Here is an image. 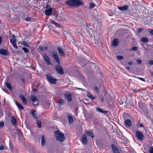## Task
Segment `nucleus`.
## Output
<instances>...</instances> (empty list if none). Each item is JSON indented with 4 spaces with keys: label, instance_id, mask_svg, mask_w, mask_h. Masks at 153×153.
<instances>
[{
    "label": "nucleus",
    "instance_id": "nucleus-22",
    "mask_svg": "<svg viewBox=\"0 0 153 153\" xmlns=\"http://www.w3.org/2000/svg\"><path fill=\"white\" fill-rule=\"evenodd\" d=\"M125 123L126 126H130L131 125V123L129 119H127L125 121Z\"/></svg>",
    "mask_w": 153,
    "mask_h": 153
},
{
    "label": "nucleus",
    "instance_id": "nucleus-35",
    "mask_svg": "<svg viewBox=\"0 0 153 153\" xmlns=\"http://www.w3.org/2000/svg\"><path fill=\"white\" fill-rule=\"evenodd\" d=\"M95 6V5L94 3H92V2L90 3V7H89V8L90 9H92V8H94V7Z\"/></svg>",
    "mask_w": 153,
    "mask_h": 153
},
{
    "label": "nucleus",
    "instance_id": "nucleus-15",
    "mask_svg": "<svg viewBox=\"0 0 153 153\" xmlns=\"http://www.w3.org/2000/svg\"><path fill=\"white\" fill-rule=\"evenodd\" d=\"M0 53L1 55L4 56H7L8 55L7 51L3 49H0Z\"/></svg>",
    "mask_w": 153,
    "mask_h": 153
},
{
    "label": "nucleus",
    "instance_id": "nucleus-61",
    "mask_svg": "<svg viewBox=\"0 0 153 153\" xmlns=\"http://www.w3.org/2000/svg\"><path fill=\"white\" fill-rule=\"evenodd\" d=\"M126 69L127 70H129L130 69V68L129 67H126Z\"/></svg>",
    "mask_w": 153,
    "mask_h": 153
},
{
    "label": "nucleus",
    "instance_id": "nucleus-24",
    "mask_svg": "<svg viewBox=\"0 0 153 153\" xmlns=\"http://www.w3.org/2000/svg\"><path fill=\"white\" fill-rule=\"evenodd\" d=\"M11 120L12 124L13 125H15L16 124V120L15 117L14 116H12Z\"/></svg>",
    "mask_w": 153,
    "mask_h": 153
},
{
    "label": "nucleus",
    "instance_id": "nucleus-1",
    "mask_svg": "<svg viewBox=\"0 0 153 153\" xmlns=\"http://www.w3.org/2000/svg\"><path fill=\"white\" fill-rule=\"evenodd\" d=\"M66 3L68 5L74 7H79L84 4L81 0H68Z\"/></svg>",
    "mask_w": 153,
    "mask_h": 153
},
{
    "label": "nucleus",
    "instance_id": "nucleus-60",
    "mask_svg": "<svg viewBox=\"0 0 153 153\" xmlns=\"http://www.w3.org/2000/svg\"><path fill=\"white\" fill-rule=\"evenodd\" d=\"M21 80H22V82H23V83H24V82H25V80H24V79H21Z\"/></svg>",
    "mask_w": 153,
    "mask_h": 153
},
{
    "label": "nucleus",
    "instance_id": "nucleus-50",
    "mask_svg": "<svg viewBox=\"0 0 153 153\" xmlns=\"http://www.w3.org/2000/svg\"><path fill=\"white\" fill-rule=\"evenodd\" d=\"M39 48L41 51H42L43 50V48L41 46H39Z\"/></svg>",
    "mask_w": 153,
    "mask_h": 153
},
{
    "label": "nucleus",
    "instance_id": "nucleus-3",
    "mask_svg": "<svg viewBox=\"0 0 153 153\" xmlns=\"http://www.w3.org/2000/svg\"><path fill=\"white\" fill-rule=\"evenodd\" d=\"M49 82L52 84H55L57 81V79L56 78H53L51 75L50 74H46Z\"/></svg>",
    "mask_w": 153,
    "mask_h": 153
},
{
    "label": "nucleus",
    "instance_id": "nucleus-45",
    "mask_svg": "<svg viewBox=\"0 0 153 153\" xmlns=\"http://www.w3.org/2000/svg\"><path fill=\"white\" fill-rule=\"evenodd\" d=\"M31 18L30 17H27L25 18V19L26 21H30L31 20Z\"/></svg>",
    "mask_w": 153,
    "mask_h": 153
},
{
    "label": "nucleus",
    "instance_id": "nucleus-5",
    "mask_svg": "<svg viewBox=\"0 0 153 153\" xmlns=\"http://www.w3.org/2000/svg\"><path fill=\"white\" fill-rule=\"evenodd\" d=\"M64 95L68 101L70 102L72 100L71 95L69 92L65 91L64 93Z\"/></svg>",
    "mask_w": 153,
    "mask_h": 153
},
{
    "label": "nucleus",
    "instance_id": "nucleus-59",
    "mask_svg": "<svg viewBox=\"0 0 153 153\" xmlns=\"http://www.w3.org/2000/svg\"><path fill=\"white\" fill-rule=\"evenodd\" d=\"M12 35H13V38H16V36L14 34H13Z\"/></svg>",
    "mask_w": 153,
    "mask_h": 153
},
{
    "label": "nucleus",
    "instance_id": "nucleus-64",
    "mask_svg": "<svg viewBox=\"0 0 153 153\" xmlns=\"http://www.w3.org/2000/svg\"><path fill=\"white\" fill-rule=\"evenodd\" d=\"M150 73L152 75H153V72H150Z\"/></svg>",
    "mask_w": 153,
    "mask_h": 153
},
{
    "label": "nucleus",
    "instance_id": "nucleus-30",
    "mask_svg": "<svg viewBox=\"0 0 153 153\" xmlns=\"http://www.w3.org/2000/svg\"><path fill=\"white\" fill-rule=\"evenodd\" d=\"M87 96L92 100H94L96 98L95 97H94L92 94H90L89 92Z\"/></svg>",
    "mask_w": 153,
    "mask_h": 153
},
{
    "label": "nucleus",
    "instance_id": "nucleus-34",
    "mask_svg": "<svg viewBox=\"0 0 153 153\" xmlns=\"http://www.w3.org/2000/svg\"><path fill=\"white\" fill-rule=\"evenodd\" d=\"M22 49L26 53H28L29 51V50L26 47L23 48Z\"/></svg>",
    "mask_w": 153,
    "mask_h": 153
},
{
    "label": "nucleus",
    "instance_id": "nucleus-62",
    "mask_svg": "<svg viewBox=\"0 0 153 153\" xmlns=\"http://www.w3.org/2000/svg\"><path fill=\"white\" fill-rule=\"evenodd\" d=\"M91 63L94 66L95 65V63H93V62H91Z\"/></svg>",
    "mask_w": 153,
    "mask_h": 153
},
{
    "label": "nucleus",
    "instance_id": "nucleus-4",
    "mask_svg": "<svg viewBox=\"0 0 153 153\" xmlns=\"http://www.w3.org/2000/svg\"><path fill=\"white\" fill-rule=\"evenodd\" d=\"M55 68L56 71L58 74L61 75L63 74V68L59 64L56 65Z\"/></svg>",
    "mask_w": 153,
    "mask_h": 153
},
{
    "label": "nucleus",
    "instance_id": "nucleus-14",
    "mask_svg": "<svg viewBox=\"0 0 153 153\" xmlns=\"http://www.w3.org/2000/svg\"><path fill=\"white\" fill-rule=\"evenodd\" d=\"M53 56L54 59L56 61L58 64H60V62L57 54L56 53H53Z\"/></svg>",
    "mask_w": 153,
    "mask_h": 153
},
{
    "label": "nucleus",
    "instance_id": "nucleus-53",
    "mask_svg": "<svg viewBox=\"0 0 153 153\" xmlns=\"http://www.w3.org/2000/svg\"><path fill=\"white\" fill-rule=\"evenodd\" d=\"M139 127H144V126L143 124L141 123L139 125Z\"/></svg>",
    "mask_w": 153,
    "mask_h": 153
},
{
    "label": "nucleus",
    "instance_id": "nucleus-54",
    "mask_svg": "<svg viewBox=\"0 0 153 153\" xmlns=\"http://www.w3.org/2000/svg\"><path fill=\"white\" fill-rule=\"evenodd\" d=\"M149 33L150 34L153 35V30H151L149 31Z\"/></svg>",
    "mask_w": 153,
    "mask_h": 153
},
{
    "label": "nucleus",
    "instance_id": "nucleus-39",
    "mask_svg": "<svg viewBox=\"0 0 153 153\" xmlns=\"http://www.w3.org/2000/svg\"><path fill=\"white\" fill-rule=\"evenodd\" d=\"M149 151L150 153H153V148L152 147H150Z\"/></svg>",
    "mask_w": 153,
    "mask_h": 153
},
{
    "label": "nucleus",
    "instance_id": "nucleus-7",
    "mask_svg": "<svg viewBox=\"0 0 153 153\" xmlns=\"http://www.w3.org/2000/svg\"><path fill=\"white\" fill-rule=\"evenodd\" d=\"M41 54L44 60L47 64L48 65H51V62L50 61L47 54L46 53L42 54V53Z\"/></svg>",
    "mask_w": 153,
    "mask_h": 153
},
{
    "label": "nucleus",
    "instance_id": "nucleus-25",
    "mask_svg": "<svg viewBox=\"0 0 153 153\" xmlns=\"http://www.w3.org/2000/svg\"><path fill=\"white\" fill-rule=\"evenodd\" d=\"M5 84L6 86L7 87V88L9 89V90H12V88L10 83L7 82H5Z\"/></svg>",
    "mask_w": 153,
    "mask_h": 153
},
{
    "label": "nucleus",
    "instance_id": "nucleus-10",
    "mask_svg": "<svg viewBox=\"0 0 153 153\" xmlns=\"http://www.w3.org/2000/svg\"><path fill=\"white\" fill-rule=\"evenodd\" d=\"M82 142L83 144H86L88 142L87 137L86 134H84L82 136Z\"/></svg>",
    "mask_w": 153,
    "mask_h": 153
},
{
    "label": "nucleus",
    "instance_id": "nucleus-56",
    "mask_svg": "<svg viewBox=\"0 0 153 153\" xmlns=\"http://www.w3.org/2000/svg\"><path fill=\"white\" fill-rule=\"evenodd\" d=\"M2 41V38L0 36V45H1V43Z\"/></svg>",
    "mask_w": 153,
    "mask_h": 153
},
{
    "label": "nucleus",
    "instance_id": "nucleus-31",
    "mask_svg": "<svg viewBox=\"0 0 153 153\" xmlns=\"http://www.w3.org/2000/svg\"><path fill=\"white\" fill-rule=\"evenodd\" d=\"M21 43L27 47H29V44L26 41H23Z\"/></svg>",
    "mask_w": 153,
    "mask_h": 153
},
{
    "label": "nucleus",
    "instance_id": "nucleus-42",
    "mask_svg": "<svg viewBox=\"0 0 153 153\" xmlns=\"http://www.w3.org/2000/svg\"><path fill=\"white\" fill-rule=\"evenodd\" d=\"M108 112V111H103L102 110L101 112V113H103L104 114L106 115L107 114Z\"/></svg>",
    "mask_w": 153,
    "mask_h": 153
},
{
    "label": "nucleus",
    "instance_id": "nucleus-51",
    "mask_svg": "<svg viewBox=\"0 0 153 153\" xmlns=\"http://www.w3.org/2000/svg\"><path fill=\"white\" fill-rule=\"evenodd\" d=\"M128 63L129 65H131L133 64V62L132 61H130V62H128Z\"/></svg>",
    "mask_w": 153,
    "mask_h": 153
},
{
    "label": "nucleus",
    "instance_id": "nucleus-38",
    "mask_svg": "<svg viewBox=\"0 0 153 153\" xmlns=\"http://www.w3.org/2000/svg\"><path fill=\"white\" fill-rule=\"evenodd\" d=\"M137 49V47H132L130 50L131 51H136Z\"/></svg>",
    "mask_w": 153,
    "mask_h": 153
},
{
    "label": "nucleus",
    "instance_id": "nucleus-18",
    "mask_svg": "<svg viewBox=\"0 0 153 153\" xmlns=\"http://www.w3.org/2000/svg\"><path fill=\"white\" fill-rule=\"evenodd\" d=\"M31 114L34 118L35 119L37 118V114L36 111L32 110L31 111Z\"/></svg>",
    "mask_w": 153,
    "mask_h": 153
},
{
    "label": "nucleus",
    "instance_id": "nucleus-57",
    "mask_svg": "<svg viewBox=\"0 0 153 153\" xmlns=\"http://www.w3.org/2000/svg\"><path fill=\"white\" fill-rule=\"evenodd\" d=\"M139 79L140 80H142V81H145V79H144V78H139Z\"/></svg>",
    "mask_w": 153,
    "mask_h": 153
},
{
    "label": "nucleus",
    "instance_id": "nucleus-37",
    "mask_svg": "<svg viewBox=\"0 0 153 153\" xmlns=\"http://www.w3.org/2000/svg\"><path fill=\"white\" fill-rule=\"evenodd\" d=\"M4 126V123L3 121L0 122V128H3Z\"/></svg>",
    "mask_w": 153,
    "mask_h": 153
},
{
    "label": "nucleus",
    "instance_id": "nucleus-29",
    "mask_svg": "<svg viewBox=\"0 0 153 153\" xmlns=\"http://www.w3.org/2000/svg\"><path fill=\"white\" fill-rule=\"evenodd\" d=\"M17 134L19 137H21L22 136V133L20 130L17 129H16Z\"/></svg>",
    "mask_w": 153,
    "mask_h": 153
},
{
    "label": "nucleus",
    "instance_id": "nucleus-44",
    "mask_svg": "<svg viewBox=\"0 0 153 153\" xmlns=\"http://www.w3.org/2000/svg\"><path fill=\"white\" fill-rule=\"evenodd\" d=\"M96 110L97 112H99L100 113H101V111H102V110H101L100 108H96Z\"/></svg>",
    "mask_w": 153,
    "mask_h": 153
},
{
    "label": "nucleus",
    "instance_id": "nucleus-43",
    "mask_svg": "<svg viewBox=\"0 0 153 153\" xmlns=\"http://www.w3.org/2000/svg\"><path fill=\"white\" fill-rule=\"evenodd\" d=\"M136 62L138 64H140L142 63L140 59H137Z\"/></svg>",
    "mask_w": 153,
    "mask_h": 153
},
{
    "label": "nucleus",
    "instance_id": "nucleus-13",
    "mask_svg": "<svg viewBox=\"0 0 153 153\" xmlns=\"http://www.w3.org/2000/svg\"><path fill=\"white\" fill-rule=\"evenodd\" d=\"M58 51L60 55L62 56H65V53L63 51L62 49L60 47H58L57 48Z\"/></svg>",
    "mask_w": 153,
    "mask_h": 153
},
{
    "label": "nucleus",
    "instance_id": "nucleus-63",
    "mask_svg": "<svg viewBox=\"0 0 153 153\" xmlns=\"http://www.w3.org/2000/svg\"><path fill=\"white\" fill-rule=\"evenodd\" d=\"M101 100L102 102H103V98H102Z\"/></svg>",
    "mask_w": 153,
    "mask_h": 153
},
{
    "label": "nucleus",
    "instance_id": "nucleus-23",
    "mask_svg": "<svg viewBox=\"0 0 153 153\" xmlns=\"http://www.w3.org/2000/svg\"><path fill=\"white\" fill-rule=\"evenodd\" d=\"M86 135H87L88 136H90L92 138H93L94 137V135L92 132L90 131H86Z\"/></svg>",
    "mask_w": 153,
    "mask_h": 153
},
{
    "label": "nucleus",
    "instance_id": "nucleus-17",
    "mask_svg": "<svg viewBox=\"0 0 153 153\" xmlns=\"http://www.w3.org/2000/svg\"><path fill=\"white\" fill-rule=\"evenodd\" d=\"M15 102L16 105H17L19 109L21 110H24V107H23L22 105L21 104H20L19 102L17 101H15Z\"/></svg>",
    "mask_w": 153,
    "mask_h": 153
},
{
    "label": "nucleus",
    "instance_id": "nucleus-40",
    "mask_svg": "<svg viewBox=\"0 0 153 153\" xmlns=\"http://www.w3.org/2000/svg\"><path fill=\"white\" fill-rule=\"evenodd\" d=\"M94 91L97 93H99V90L98 88L96 87H94Z\"/></svg>",
    "mask_w": 153,
    "mask_h": 153
},
{
    "label": "nucleus",
    "instance_id": "nucleus-20",
    "mask_svg": "<svg viewBox=\"0 0 153 153\" xmlns=\"http://www.w3.org/2000/svg\"><path fill=\"white\" fill-rule=\"evenodd\" d=\"M128 5H124L123 6L118 7V9L122 11L126 10L128 9Z\"/></svg>",
    "mask_w": 153,
    "mask_h": 153
},
{
    "label": "nucleus",
    "instance_id": "nucleus-46",
    "mask_svg": "<svg viewBox=\"0 0 153 153\" xmlns=\"http://www.w3.org/2000/svg\"><path fill=\"white\" fill-rule=\"evenodd\" d=\"M149 64L150 65H153V60H150L149 61Z\"/></svg>",
    "mask_w": 153,
    "mask_h": 153
},
{
    "label": "nucleus",
    "instance_id": "nucleus-11",
    "mask_svg": "<svg viewBox=\"0 0 153 153\" xmlns=\"http://www.w3.org/2000/svg\"><path fill=\"white\" fill-rule=\"evenodd\" d=\"M67 117L69 123L70 124L72 123L74 121V119L72 117L71 115L70 114L68 113Z\"/></svg>",
    "mask_w": 153,
    "mask_h": 153
},
{
    "label": "nucleus",
    "instance_id": "nucleus-19",
    "mask_svg": "<svg viewBox=\"0 0 153 153\" xmlns=\"http://www.w3.org/2000/svg\"><path fill=\"white\" fill-rule=\"evenodd\" d=\"M46 141L45 139V136L44 135H42V137L41 139V146H44L46 144Z\"/></svg>",
    "mask_w": 153,
    "mask_h": 153
},
{
    "label": "nucleus",
    "instance_id": "nucleus-47",
    "mask_svg": "<svg viewBox=\"0 0 153 153\" xmlns=\"http://www.w3.org/2000/svg\"><path fill=\"white\" fill-rule=\"evenodd\" d=\"M76 89H78V90H81L83 91H85V89H84L83 88H79L77 87L76 88Z\"/></svg>",
    "mask_w": 153,
    "mask_h": 153
},
{
    "label": "nucleus",
    "instance_id": "nucleus-36",
    "mask_svg": "<svg viewBox=\"0 0 153 153\" xmlns=\"http://www.w3.org/2000/svg\"><path fill=\"white\" fill-rule=\"evenodd\" d=\"M117 58L118 60H122L123 59L124 57L122 56H117Z\"/></svg>",
    "mask_w": 153,
    "mask_h": 153
},
{
    "label": "nucleus",
    "instance_id": "nucleus-28",
    "mask_svg": "<svg viewBox=\"0 0 153 153\" xmlns=\"http://www.w3.org/2000/svg\"><path fill=\"white\" fill-rule=\"evenodd\" d=\"M141 41L143 42H149V40L146 37H143L141 39Z\"/></svg>",
    "mask_w": 153,
    "mask_h": 153
},
{
    "label": "nucleus",
    "instance_id": "nucleus-26",
    "mask_svg": "<svg viewBox=\"0 0 153 153\" xmlns=\"http://www.w3.org/2000/svg\"><path fill=\"white\" fill-rule=\"evenodd\" d=\"M31 99L33 102H35L37 101V98L36 96L33 95L31 97Z\"/></svg>",
    "mask_w": 153,
    "mask_h": 153
},
{
    "label": "nucleus",
    "instance_id": "nucleus-12",
    "mask_svg": "<svg viewBox=\"0 0 153 153\" xmlns=\"http://www.w3.org/2000/svg\"><path fill=\"white\" fill-rule=\"evenodd\" d=\"M52 9L51 7L46 10L45 11V14L47 16H50L52 12Z\"/></svg>",
    "mask_w": 153,
    "mask_h": 153
},
{
    "label": "nucleus",
    "instance_id": "nucleus-21",
    "mask_svg": "<svg viewBox=\"0 0 153 153\" xmlns=\"http://www.w3.org/2000/svg\"><path fill=\"white\" fill-rule=\"evenodd\" d=\"M119 42L118 39H114L113 41L112 45L117 46L118 45Z\"/></svg>",
    "mask_w": 153,
    "mask_h": 153
},
{
    "label": "nucleus",
    "instance_id": "nucleus-58",
    "mask_svg": "<svg viewBox=\"0 0 153 153\" xmlns=\"http://www.w3.org/2000/svg\"><path fill=\"white\" fill-rule=\"evenodd\" d=\"M47 49H48V47H45L44 48V49L45 50H47Z\"/></svg>",
    "mask_w": 153,
    "mask_h": 153
},
{
    "label": "nucleus",
    "instance_id": "nucleus-9",
    "mask_svg": "<svg viewBox=\"0 0 153 153\" xmlns=\"http://www.w3.org/2000/svg\"><path fill=\"white\" fill-rule=\"evenodd\" d=\"M111 147L114 153H120L119 150L115 145L112 144Z\"/></svg>",
    "mask_w": 153,
    "mask_h": 153
},
{
    "label": "nucleus",
    "instance_id": "nucleus-6",
    "mask_svg": "<svg viewBox=\"0 0 153 153\" xmlns=\"http://www.w3.org/2000/svg\"><path fill=\"white\" fill-rule=\"evenodd\" d=\"M136 137L140 140H143L144 137L143 134L140 131H137L135 132Z\"/></svg>",
    "mask_w": 153,
    "mask_h": 153
},
{
    "label": "nucleus",
    "instance_id": "nucleus-41",
    "mask_svg": "<svg viewBox=\"0 0 153 153\" xmlns=\"http://www.w3.org/2000/svg\"><path fill=\"white\" fill-rule=\"evenodd\" d=\"M2 89L3 90V91H4L5 92L7 93H8V94H9V92L5 88H2Z\"/></svg>",
    "mask_w": 153,
    "mask_h": 153
},
{
    "label": "nucleus",
    "instance_id": "nucleus-16",
    "mask_svg": "<svg viewBox=\"0 0 153 153\" xmlns=\"http://www.w3.org/2000/svg\"><path fill=\"white\" fill-rule=\"evenodd\" d=\"M20 97L22 100L24 105H26L27 104V100L25 97L22 94H20Z\"/></svg>",
    "mask_w": 153,
    "mask_h": 153
},
{
    "label": "nucleus",
    "instance_id": "nucleus-52",
    "mask_svg": "<svg viewBox=\"0 0 153 153\" xmlns=\"http://www.w3.org/2000/svg\"><path fill=\"white\" fill-rule=\"evenodd\" d=\"M4 149V146H1L0 147V150H3Z\"/></svg>",
    "mask_w": 153,
    "mask_h": 153
},
{
    "label": "nucleus",
    "instance_id": "nucleus-2",
    "mask_svg": "<svg viewBox=\"0 0 153 153\" xmlns=\"http://www.w3.org/2000/svg\"><path fill=\"white\" fill-rule=\"evenodd\" d=\"M54 134L56 139L61 142L63 141L65 139L64 134L59 130L55 131L54 132Z\"/></svg>",
    "mask_w": 153,
    "mask_h": 153
},
{
    "label": "nucleus",
    "instance_id": "nucleus-55",
    "mask_svg": "<svg viewBox=\"0 0 153 153\" xmlns=\"http://www.w3.org/2000/svg\"><path fill=\"white\" fill-rule=\"evenodd\" d=\"M51 22L53 24H54L55 22H54V21L53 19H51Z\"/></svg>",
    "mask_w": 153,
    "mask_h": 153
},
{
    "label": "nucleus",
    "instance_id": "nucleus-32",
    "mask_svg": "<svg viewBox=\"0 0 153 153\" xmlns=\"http://www.w3.org/2000/svg\"><path fill=\"white\" fill-rule=\"evenodd\" d=\"M10 133L11 135L12 136L13 138V140H15L16 138V134L13 132V131H11Z\"/></svg>",
    "mask_w": 153,
    "mask_h": 153
},
{
    "label": "nucleus",
    "instance_id": "nucleus-27",
    "mask_svg": "<svg viewBox=\"0 0 153 153\" xmlns=\"http://www.w3.org/2000/svg\"><path fill=\"white\" fill-rule=\"evenodd\" d=\"M58 103L59 106L64 105V102L63 100L62 99H60Z\"/></svg>",
    "mask_w": 153,
    "mask_h": 153
},
{
    "label": "nucleus",
    "instance_id": "nucleus-8",
    "mask_svg": "<svg viewBox=\"0 0 153 153\" xmlns=\"http://www.w3.org/2000/svg\"><path fill=\"white\" fill-rule=\"evenodd\" d=\"M16 41L17 40L16 38H12L10 40V42L11 43L14 48L16 49H17L18 48V47L17 46L16 44Z\"/></svg>",
    "mask_w": 153,
    "mask_h": 153
},
{
    "label": "nucleus",
    "instance_id": "nucleus-33",
    "mask_svg": "<svg viewBox=\"0 0 153 153\" xmlns=\"http://www.w3.org/2000/svg\"><path fill=\"white\" fill-rule=\"evenodd\" d=\"M36 123L37 124L38 126L40 128L41 126V122L39 120H37L36 121Z\"/></svg>",
    "mask_w": 153,
    "mask_h": 153
},
{
    "label": "nucleus",
    "instance_id": "nucleus-48",
    "mask_svg": "<svg viewBox=\"0 0 153 153\" xmlns=\"http://www.w3.org/2000/svg\"><path fill=\"white\" fill-rule=\"evenodd\" d=\"M54 24L57 27H59L60 26V25L58 23H56V22H55V24Z\"/></svg>",
    "mask_w": 153,
    "mask_h": 153
},
{
    "label": "nucleus",
    "instance_id": "nucleus-49",
    "mask_svg": "<svg viewBox=\"0 0 153 153\" xmlns=\"http://www.w3.org/2000/svg\"><path fill=\"white\" fill-rule=\"evenodd\" d=\"M142 30L143 29L142 28H139L138 29V32L140 33L142 31Z\"/></svg>",
    "mask_w": 153,
    "mask_h": 153
}]
</instances>
